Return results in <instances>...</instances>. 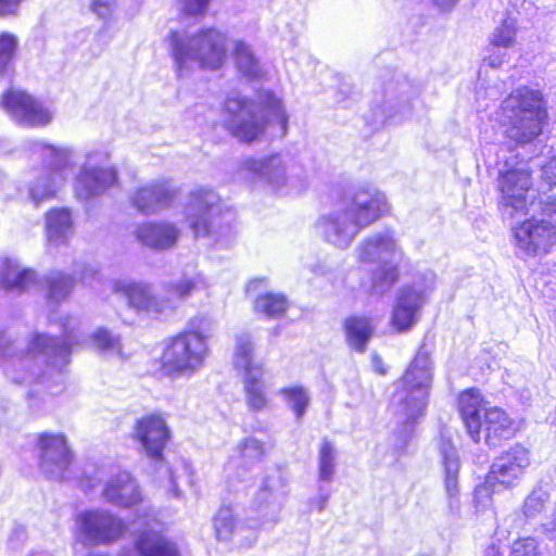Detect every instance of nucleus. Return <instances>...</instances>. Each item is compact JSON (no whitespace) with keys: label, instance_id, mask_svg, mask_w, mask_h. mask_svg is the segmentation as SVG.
Here are the masks:
<instances>
[{"label":"nucleus","instance_id":"obj_4","mask_svg":"<svg viewBox=\"0 0 556 556\" xmlns=\"http://www.w3.org/2000/svg\"><path fill=\"white\" fill-rule=\"evenodd\" d=\"M208 353L207 336L184 331L164 341L160 368L168 377H190L203 367Z\"/></svg>","mask_w":556,"mask_h":556},{"label":"nucleus","instance_id":"obj_18","mask_svg":"<svg viewBox=\"0 0 556 556\" xmlns=\"http://www.w3.org/2000/svg\"><path fill=\"white\" fill-rule=\"evenodd\" d=\"M356 254L362 263L382 264L402 258L394 239L388 233L375 235L363 240L356 248Z\"/></svg>","mask_w":556,"mask_h":556},{"label":"nucleus","instance_id":"obj_64","mask_svg":"<svg viewBox=\"0 0 556 556\" xmlns=\"http://www.w3.org/2000/svg\"><path fill=\"white\" fill-rule=\"evenodd\" d=\"M552 529L556 532V514L553 516L552 519Z\"/></svg>","mask_w":556,"mask_h":556},{"label":"nucleus","instance_id":"obj_44","mask_svg":"<svg viewBox=\"0 0 556 556\" xmlns=\"http://www.w3.org/2000/svg\"><path fill=\"white\" fill-rule=\"evenodd\" d=\"M260 101L265 109L273 112L281 126L282 132L286 134L288 115L281 105L280 99H278L274 93L265 91L260 96Z\"/></svg>","mask_w":556,"mask_h":556},{"label":"nucleus","instance_id":"obj_52","mask_svg":"<svg viewBox=\"0 0 556 556\" xmlns=\"http://www.w3.org/2000/svg\"><path fill=\"white\" fill-rule=\"evenodd\" d=\"M210 0H179L180 11L187 15H199L205 12Z\"/></svg>","mask_w":556,"mask_h":556},{"label":"nucleus","instance_id":"obj_1","mask_svg":"<svg viewBox=\"0 0 556 556\" xmlns=\"http://www.w3.org/2000/svg\"><path fill=\"white\" fill-rule=\"evenodd\" d=\"M498 115L508 139L516 144L531 142L541 134L546 116L542 93L528 87L518 88L503 101Z\"/></svg>","mask_w":556,"mask_h":556},{"label":"nucleus","instance_id":"obj_48","mask_svg":"<svg viewBox=\"0 0 556 556\" xmlns=\"http://www.w3.org/2000/svg\"><path fill=\"white\" fill-rule=\"evenodd\" d=\"M96 349L100 352L114 350L118 346V341L106 329H98L91 336Z\"/></svg>","mask_w":556,"mask_h":556},{"label":"nucleus","instance_id":"obj_60","mask_svg":"<svg viewBox=\"0 0 556 556\" xmlns=\"http://www.w3.org/2000/svg\"><path fill=\"white\" fill-rule=\"evenodd\" d=\"M483 556H502V554L495 545H491L484 551Z\"/></svg>","mask_w":556,"mask_h":556},{"label":"nucleus","instance_id":"obj_37","mask_svg":"<svg viewBox=\"0 0 556 556\" xmlns=\"http://www.w3.org/2000/svg\"><path fill=\"white\" fill-rule=\"evenodd\" d=\"M287 307V298L280 293H266L257 296L254 301V311L270 318L282 316Z\"/></svg>","mask_w":556,"mask_h":556},{"label":"nucleus","instance_id":"obj_63","mask_svg":"<svg viewBox=\"0 0 556 556\" xmlns=\"http://www.w3.org/2000/svg\"><path fill=\"white\" fill-rule=\"evenodd\" d=\"M139 552V541H135L134 543V553L137 555V553Z\"/></svg>","mask_w":556,"mask_h":556},{"label":"nucleus","instance_id":"obj_59","mask_svg":"<svg viewBox=\"0 0 556 556\" xmlns=\"http://www.w3.org/2000/svg\"><path fill=\"white\" fill-rule=\"evenodd\" d=\"M434 2L440 8L447 10L451 9L457 2V0H434Z\"/></svg>","mask_w":556,"mask_h":556},{"label":"nucleus","instance_id":"obj_57","mask_svg":"<svg viewBox=\"0 0 556 556\" xmlns=\"http://www.w3.org/2000/svg\"><path fill=\"white\" fill-rule=\"evenodd\" d=\"M506 62V53L493 51L483 59V63L492 68H497Z\"/></svg>","mask_w":556,"mask_h":556},{"label":"nucleus","instance_id":"obj_43","mask_svg":"<svg viewBox=\"0 0 556 556\" xmlns=\"http://www.w3.org/2000/svg\"><path fill=\"white\" fill-rule=\"evenodd\" d=\"M334 448L333 446L324 441L320 451H319V459H318V477L321 481H331L334 475Z\"/></svg>","mask_w":556,"mask_h":556},{"label":"nucleus","instance_id":"obj_22","mask_svg":"<svg viewBox=\"0 0 556 556\" xmlns=\"http://www.w3.org/2000/svg\"><path fill=\"white\" fill-rule=\"evenodd\" d=\"M484 410L483 426L486 443L495 446L501 440L509 439L514 430L513 422L507 414L497 407H490Z\"/></svg>","mask_w":556,"mask_h":556},{"label":"nucleus","instance_id":"obj_41","mask_svg":"<svg viewBox=\"0 0 556 556\" xmlns=\"http://www.w3.org/2000/svg\"><path fill=\"white\" fill-rule=\"evenodd\" d=\"M239 458L244 466H253L261 462L264 456V446L261 441L249 438L237 446Z\"/></svg>","mask_w":556,"mask_h":556},{"label":"nucleus","instance_id":"obj_35","mask_svg":"<svg viewBox=\"0 0 556 556\" xmlns=\"http://www.w3.org/2000/svg\"><path fill=\"white\" fill-rule=\"evenodd\" d=\"M401 260H391L378 264V268L372 273L371 289L377 294L388 292L399 279V264Z\"/></svg>","mask_w":556,"mask_h":556},{"label":"nucleus","instance_id":"obj_40","mask_svg":"<svg viewBox=\"0 0 556 556\" xmlns=\"http://www.w3.org/2000/svg\"><path fill=\"white\" fill-rule=\"evenodd\" d=\"M279 394L287 402L288 406L294 412L300 421L309 404V395L303 387H289L279 391Z\"/></svg>","mask_w":556,"mask_h":556},{"label":"nucleus","instance_id":"obj_19","mask_svg":"<svg viewBox=\"0 0 556 556\" xmlns=\"http://www.w3.org/2000/svg\"><path fill=\"white\" fill-rule=\"evenodd\" d=\"M73 231L74 218L70 207H52L45 213V235L50 247L67 244Z\"/></svg>","mask_w":556,"mask_h":556},{"label":"nucleus","instance_id":"obj_12","mask_svg":"<svg viewBox=\"0 0 556 556\" xmlns=\"http://www.w3.org/2000/svg\"><path fill=\"white\" fill-rule=\"evenodd\" d=\"M357 232L378 220L388 210L386 197L375 190L361 189L356 191L349 204L344 206Z\"/></svg>","mask_w":556,"mask_h":556},{"label":"nucleus","instance_id":"obj_29","mask_svg":"<svg viewBox=\"0 0 556 556\" xmlns=\"http://www.w3.org/2000/svg\"><path fill=\"white\" fill-rule=\"evenodd\" d=\"M34 100L35 98L25 90L9 88L2 93L0 105L21 125Z\"/></svg>","mask_w":556,"mask_h":556},{"label":"nucleus","instance_id":"obj_45","mask_svg":"<svg viewBox=\"0 0 556 556\" xmlns=\"http://www.w3.org/2000/svg\"><path fill=\"white\" fill-rule=\"evenodd\" d=\"M17 49V40L13 34L0 33V68L12 61Z\"/></svg>","mask_w":556,"mask_h":556},{"label":"nucleus","instance_id":"obj_2","mask_svg":"<svg viewBox=\"0 0 556 556\" xmlns=\"http://www.w3.org/2000/svg\"><path fill=\"white\" fill-rule=\"evenodd\" d=\"M168 40L180 75L194 67L217 70L226 60V37L217 29L207 28L190 36L174 31Z\"/></svg>","mask_w":556,"mask_h":556},{"label":"nucleus","instance_id":"obj_25","mask_svg":"<svg viewBox=\"0 0 556 556\" xmlns=\"http://www.w3.org/2000/svg\"><path fill=\"white\" fill-rule=\"evenodd\" d=\"M460 413L468 433L475 442L480 441L482 426L480 417L481 395L477 390L464 392L459 397Z\"/></svg>","mask_w":556,"mask_h":556},{"label":"nucleus","instance_id":"obj_55","mask_svg":"<svg viewBox=\"0 0 556 556\" xmlns=\"http://www.w3.org/2000/svg\"><path fill=\"white\" fill-rule=\"evenodd\" d=\"M542 176L549 185L556 186V154L542 166Z\"/></svg>","mask_w":556,"mask_h":556},{"label":"nucleus","instance_id":"obj_61","mask_svg":"<svg viewBox=\"0 0 556 556\" xmlns=\"http://www.w3.org/2000/svg\"><path fill=\"white\" fill-rule=\"evenodd\" d=\"M326 504H327V496H324L319 500V503H318V510L319 511H323L326 507Z\"/></svg>","mask_w":556,"mask_h":556},{"label":"nucleus","instance_id":"obj_14","mask_svg":"<svg viewBox=\"0 0 556 556\" xmlns=\"http://www.w3.org/2000/svg\"><path fill=\"white\" fill-rule=\"evenodd\" d=\"M425 303L424 291L405 286L399 290L391 315V325L397 332L409 331L419 318Z\"/></svg>","mask_w":556,"mask_h":556},{"label":"nucleus","instance_id":"obj_54","mask_svg":"<svg viewBox=\"0 0 556 556\" xmlns=\"http://www.w3.org/2000/svg\"><path fill=\"white\" fill-rule=\"evenodd\" d=\"M24 0H0V17L15 16Z\"/></svg>","mask_w":556,"mask_h":556},{"label":"nucleus","instance_id":"obj_62","mask_svg":"<svg viewBox=\"0 0 556 556\" xmlns=\"http://www.w3.org/2000/svg\"><path fill=\"white\" fill-rule=\"evenodd\" d=\"M261 282H265V280L262 279V280L251 281L248 286V290L255 288L256 283H261Z\"/></svg>","mask_w":556,"mask_h":556},{"label":"nucleus","instance_id":"obj_15","mask_svg":"<svg viewBox=\"0 0 556 556\" xmlns=\"http://www.w3.org/2000/svg\"><path fill=\"white\" fill-rule=\"evenodd\" d=\"M244 178H260L274 190H279L287 184V167L279 155L244 160L240 166Z\"/></svg>","mask_w":556,"mask_h":556},{"label":"nucleus","instance_id":"obj_47","mask_svg":"<svg viewBox=\"0 0 556 556\" xmlns=\"http://www.w3.org/2000/svg\"><path fill=\"white\" fill-rule=\"evenodd\" d=\"M164 306L165 302L159 300L149 287L141 286V311H146L148 314H159Z\"/></svg>","mask_w":556,"mask_h":556},{"label":"nucleus","instance_id":"obj_38","mask_svg":"<svg viewBox=\"0 0 556 556\" xmlns=\"http://www.w3.org/2000/svg\"><path fill=\"white\" fill-rule=\"evenodd\" d=\"M549 495L551 486L548 483H540L536 485L525 500L523 514L528 518H534L540 515L545 509V505L549 501Z\"/></svg>","mask_w":556,"mask_h":556},{"label":"nucleus","instance_id":"obj_46","mask_svg":"<svg viewBox=\"0 0 556 556\" xmlns=\"http://www.w3.org/2000/svg\"><path fill=\"white\" fill-rule=\"evenodd\" d=\"M501 491H504V489L500 488L498 484L489 483V476H486L485 482L477 486L475 490L476 507L480 509H485L486 507L491 506V494Z\"/></svg>","mask_w":556,"mask_h":556},{"label":"nucleus","instance_id":"obj_23","mask_svg":"<svg viewBox=\"0 0 556 556\" xmlns=\"http://www.w3.org/2000/svg\"><path fill=\"white\" fill-rule=\"evenodd\" d=\"M177 195V189L169 181H155L141 188V212L167 207Z\"/></svg>","mask_w":556,"mask_h":556},{"label":"nucleus","instance_id":"obj_39","mask_svg":"<svg viewBox=\"0 0 556 556\" xmlns=\"http://www.w3.org/2000/svg\"><path fill=\"white\" fill-rule=\"evenodd\" d=\"M516 35L517 20L507 16L495 27L491 37V45L493 48H511L516 42Z\"/></svg>","mask_w":556,"mask_h":556},{"label":"nucleus","instance_id":"obj_10","mask_svg":"<svg viewBox=\"0 0 556 556\" xmlns=\"http://www.w3.org/2000/svg\"><path fill=\"white\" fill-rule=\"evenodd\" d=\"M514 233L517 248L530 256L545 255L556 244V227L547 220H526Z\"/></svg>","mask_w":556,"mask_h":556},{"label":"nucleus","instance_id":"obj_27","mask_svg":"<svg viewBox=\"0 0 556 556\" xmlns=\"http://www.w3.org/2000/svg\"><path fill=\"white\" fill-rule=\"evenodd\" d=\"M264 371H254L243 378L244 400L251 412H264L269 406L266 387L262 380Z\"/></svg>","mask_w":556,"mask_h":556},{"label":"nucleus","instance_id":"obj_24","mask_svg":"<svg viewBox=\"0 0 556 556\" xmlns=\"http://www.w3.org/2000/svg\"><path fill=\"white\" fill-rule=\"evenodd\" d=\"M254 344L249 333H240L236 337L232 364L242 378L253 375L254 371H263L262 365L254 358Z\"/></svg>","mask_w":556,"mask_h":556},{"label":"nucleus","instance_id":"obj_11","mask_svg":"<svg viewBox=\"0 0 556 556\" xmlns=\"http://www.w3.org/2000/svg\"><path fill=\"white\" fill-rule=\"evenodd\" d=\"M530 464V452L519 444L514 445L493 462L488 473L489 483L498 484L504 490L513 488Z\"/></svg>","mask_w":556,"mask_h":556},{"label":"nucleus","instance_id":"obj_8","mask_svg":"<svg viewBox=\"0 0 556 556\" xmlns=\"http://www.w3.org/2000/svg\"><path fill=\"white\" fill-rule=\"evenodd\" d=\"M219 195L208 188H195L189 193L184 214L195 237L210 235L212 218L219 212Z\"/></svg>","mask_w":556,"mask_h":556},{"label":"nucleus","instance_id":"obj_53","mask_svg":"<svg viewBox=\"0 0 556 556\" xmlns=\"http://www.w3.org/2000/svg\"><path fill=\"white\" fill-rule=\"evenodd\" d=\"M112 0H93L90 4L91 10L100 17H109L113 11Z\"/></svg>","mask_w":556,"mask_h":556},{"label":"nucleus","instance_id":"obj_49","mask_svg":"<svg viewBox=\"0 0 556 556\" xmlns=\"http://www.w3.org/2000/svg\"><path fill=\"white\" fill-rule=\"evenodd\" d=\"M55 348V339L43 333L34 334L28 344V351L33 353H46L49 350H54Z\"/></svg>","mask_w":556,"mask_h":556},{"label":"nucleus","instance_id":"obj_32","mask_svg":"<svg viewBox=\"0 0 556 556\" xmlns=\"http://www.w3.org/2000/svg\"><path fill=\"white\" fill-rule=\"evenodd\" d=\"M47 300L60 303L66 300L75 287V278L73 275L53 270L43 278Z\"/></svg>","mask_w":556,"mask_h":556},{"label":"nucleus","instance_id":"obj_34","mask_svg":"<svg viewBox=\"0 0 556 556\" xmlns=\"http://www.w3.org/2000/svg\"><path fill=\"white\" fill-rule=\"evenodd\" d=\"M440 451L443 457L445 489L452 497L458 493L459 458L455 447L450 442H443Z\"/></svg>","mask_w":556,"mask_h":556},{"label":"nucleus","instance_id":"obj_51","mask_svg":"<svg viewBox=\"0 0 556 556\" xmlns=\"http://www.w3.org/2000/svg\"><path fill=\"white\" fill-rule=\"evenodd\" d=\"M511 556H539L536 542L532 538H525L514 542Z\"/></svg>","mask_w":556,"mask_h":556},{"label":"nucleus","instance_id":"obj_21","mask_svg":"<svg viewBox=\"0 0 556 556\" xmlns=\"http://www.w3.org/2000/svg\"><path fill=\"white\" fill-rule=\"evenodd\" d=\"M213 529L217 541L228 543L237 541L241 543L245 536L243 535L244 528L236 519L233 511L229 507H222L213 518ZM252 532L249 531L247 538L252 536Z\"/></svg>","mask_w":556,"mask_h":556},{"label":"nucleus","instance_id":"obj_5","mask_svg":"<svg viewBox=\"0 0 556 556\" xmlns=\"http://www.w3.org/2000/svg\"><path fill=\"white\" fill-rule=\"evenodd\" d=\"M431 382L429 355L419 351L396 383L392 403L396 405L399 413L407 419L417 418L426 408Z\"/></svg>","mask_w":556,"mask_h":556},{"label":"nucleus","instance_id":"obj_31","mask_svg":"<svg viewBox=\"0 0 556 556\" xmlns=\"http://www.w3.org/2000/svg\"><path fill=\"white\" fill-rule=\"evenodd\" d=\"M137 485L130 477L122 475L110 480L103 491L106 501L122 506L136 502Z\"/></svg>","mask_w":556,"mask_h":556},{"label":"nucleus","instance_id":"obj_6","mask_svg":"<svg viewBox=\"0 0 556 556\" xmlns=\"http://www.w3.org/2000/svg\"><path fill=\"white\" fill-rule=\"evenodd\" d=\"M223 124L236 139L253 142L264 132L265 122L257 113L256 105L247 98L228 97L223 109Z\"/></svg>","mask_w":556,"mask_h":556},{"label":"nucleus","instance_id":"obj_56","mask_svg":"<svg viewBox=\"0 0 556 556\" xmlns=\"http://www.w3.org/2000/svg\"><path fill=\"white\" fill-rule=\"evenodd\" d=\"M197 288V282L191 279H184L175 287V292L179 298H187L192 293V291Z\"/></svg>","mask_w":556,"mask_h":556},{"label":"nucleus","instance_id":"obj_28","mask_svg":"<svg viewBox=\"0 0 556 556\" xmlns=\"http://www.w3.org/2000/svg\"><path fill=\"white\" fill-rule=\"evenodd\" d=\"M348 344L355 351L364 353L370 340L374 326L366 317H350L344 323Z\"/></svg>","mask_w":556,"mask_h":556},{"label":"nucleus","instance_id":"obj_33","mask_svg":"<svg viewBox=\"0 0 556 556\" xmlns=\"http://www.w3.org/2000/svg\"><path fill=\"white\" fill-rule=\"evenodd\" d=\"M233 59L239 73L248 79H258L263 76V70L251 48L243 41L233 45Z\"/></svg>","mask_w":556,"mask_h":556},{"label":"nucleus","instance_id":"obj_30","mask_svg":"<svg viewBox=\"0 0 556 556\" xmlns=\"http://www.w3.org/2000/svg\"><path fill=\"white\" fill-rule=\"evenodd\" d=\"M34 100L35 98L25 90L9 88L2 93L0 105L21 125Z\"/></svg>","mask_w":556,"mask_h":556},{"label":"nucleus","instance_id":"obj_17","mask_svg":"<svg viewBox=\"0 0 556 556\" xmlns=\"http://www.w3.org/2000/svg\"><path fill=\"white\" fill-rule=\"evenodd\" d=\"M163 528L154 516H141V556H179L176 544L162 534Z\"/></svg>","mask_w":556,"mask_h":556},{"label":"nucleus","instance_id":"obj_58","mask_svg":"<svg viewBox=\"0 0 556 556\" xmlns=\"http://www.w3.org/2000/svg\"><path fill=\"white\" fill-rule=\"evenodd\" d=\"M372 366H374L375 371L378 372L379 375H386L387 374V369L384 367V364H383L382 359L379 356H374V358H372Z\"/></svg>","mask_w":556,"mask_h":556},{"label":"nucleus","instance_id":"obj_42","mask_svg":"<svg viewBox=\"0 0 556 556\" xmlns=\"http://www.w3.org/2000/svg\"><path fill=\"white\" fill-rule=\"evenodd\" d=\"M52 119L51 112L46 109L36 98L29 106L21 126L24 127H46Z\"/></svg>","mask_w":556,"mask_h":556},{"label":"nucleus","instance_id":"obj_7","mask_svg":"<svg viewBox=\"0 0 556 556\" xmlns=\"http://www.w3.org/2000/svg\"><path fill=\"white\" fill-rule=\"evenodd\" d=\"M498 188L500 205L505 216L514 218L528 213V207L532 204L531 175L525 165L503 173L498 179Z\"/></svg>","mask_w":556,"mask_h":556},{"label":"nucleus","instance_id":"obj_20","mask_svg":"<svg viewBox=\"0 0 556 556\" xmlns=\"http://www.w3.org/2000/svg\"><path fill=\"white\" fill-rule=\"evenodd\" d=\"M179 235V229L170 223H150L141 227V241L155 250L174 247Z\"/></svg>","mask_w":556,"mask_h":556},{"label":"nucleus","instance_id":"obj_26","mask_svg":"<svg viewBox=\"0 0 556 556\" xmlns=\"http://www.w3.org/2000/svg\"><path fill=\"white\" fill-rule=\"evenodd\" d=\"M37 446L43 455L55 452L56 457L53 459V464L62 469H66L73 460L72 451L65 435L62 433H40L37 439Z\"/></svg>","mask_w":556,"mask_h":556},{"label":"nucleus","instance_id":"obj_16","mask_svg":"<svg viewBox=\"0 0 556 556\" xmlns=\"http://www.w3.org/2000/svg\"><path fill=\"white\" fill-rule=\"evenodd\" d=\"M116 184L117 174L113 167H85L75 177L74 192L78 199L88 200L105 192Z\"/></svg>","mask_w":556,"mask_h":556},{"label":"nucleus","instance_id":"obj_50","mask_svg":"<svg viewBox=\"0 0 556 556\" xmlns=\"http://www.w3.org/2000/svg\"><path fill=\"white\" fill-rule=\"evenodd\" d=\"M30 199L35 205L56 198L58 190L54 187H43L40 184H35L30 189Z\"/></svg>","mask_w":556,"mask_h":556},{"label":"nucleus","instance_id":"obj_3","mask_svg":"<svg viewBox=\"0 0 556 556\" xmlns=\"http://www.w3.org/2000/svg\"><path fill=\"white\" fill-rule=\"evenodd\" d=\"M170 438L172 431L161 413H150L141 418V469L146 475L163 480L172 496L180 498L182 492L164 455Z\"/></svg>","mask_w":556,"mask_h":556},{"label":"nucleus","instance_id":"obj_13","mask_svg":"<svg viewBox=\"0 0 556 556\" xmlns=\"http://www.w3.org/2000/svg\"><path fill=\"white\" fill-rule=\"evenodd\" d=\"M315 227L327 242L340 249L348 248L358 233L344 207L320 216Z\"/></svg>","mask_w":556,"mask_h":556},{"label":"nucleus","instance_id":"obj_9","mask_svg":"<svg viewBox=\"0 0 556 556\" xmlns=\"http://www.w3.org/2000/svg\"><path fill=\"white\" fill-rule=\"evenodd\" d=\"M78 520L86 540L93 545H109L116 542L126 531V525L104 510H85Z\"/></svg>","mask_w":556,"mask_h":556},{"label":"nucleus","instance_id":"obj_36","mask_svg":"<svg viewBox=\"0 0 556 556\" xmlns=\"http://www.w3.org/2000/svg\"><path fill=\"white\" fill-rule=\"evenodd\" d=\"M35 281V271L29 268L15 270L12 267H8L0 277V285L3 289L18 293L27 291Z\"/></svg>","mask_w":556,"mask_h":556}]
</instances>
